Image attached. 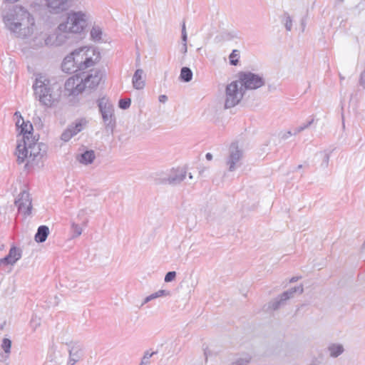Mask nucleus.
Returning <instances> with one entry per match:
<instances>
[{"mask_svg":"<svg viewBox=\"0 0 365 365\" xmlns=\"http://www.w3.org/2000/svg\"><path fill=\"white\" fill-rule=\"evenodd\" d=\"M79 71L90 68L99 58V53L93 47L84 46L76 49L72 53Z\"/></svg>","mask_w":365,"mask_h":365,"instance_id":"423d86ee","label":"nucleus"},{"mask_svg":"<svg viewBox=\"0 0 365 365\" xmlns=\"http://www.w3.org/2000/svg\"><path fill=\"white\" fill-rule=\"evenodd\" d=\"M68 346L69 357L67 365H74L82 357V346L78 342H71L68 344Z\"/></svg>","mask_w":365,"mask_h":365,"instance_id":"f3484780","label":"nucleus"},{"mask_svg":"<svg viewBox=\"0 0 365 365\" xmlns=\"http://www.w3.org/2000/svg\"><path fill=\"white\" fill-rule=\"evenodd\" d=\"M7 264H10V260L8 259L7 256H6L4 258L0 259V268L3 265H7Z\"/></svg>","mask_w":365,"mask_h":365,"instance_id":"a18cd8bd","label":"nucleus"},{"mask_svg":"<svg viewBox=\"0 0 365 365\" xmlns=\"http://www.w3.org/2000/svg\"><path fill=\"white\" fill-rule=\"evenodd\" d=\"M205 359H207V353L206 351H205Z\"/></svg>","mask_w":365,"mask_h":365,"instance_id":"5fc2aeb1","label":"nucleus"},{"mask_svg":"<svg viewBox=\"0 0 365 365\" xmlns=\"http://www.w3.org/2000/svg\"><path fill=\"white\" fill-rule=\"evenodd\" d=\"M205 158L207 160H211L212 159V155L210 153H207L205 155Z\"/></svg>","mask_w":365,"mask_h":365,"instance_id":"09e8293b","label":"nucleus"},{"mask_svg":"<svg viewBox=\"0 0 365 365\" xmlns=\"http://www.w3.org/2000/svg\"><path fill=\"white\" fill-rule=\"evenodd\" d=\"M48 234V227L46 225H41L37 230V232L35 235V240L37 242H43L46 241Z\"/></svg>","mask_w":365,"mask_h":365,"instance_id":"393cba45","label":"nucleus"},{"mask_svg":"<svg viewBox=\"0 0 365 365\" xmlns=\"http://www.w3.org/2000/svg\"><path fill=\"white\" fill-rule=\"evenodd\" d=\"M204 170H201L199 171L200 174H201Z\"/></svg>","mask_w":365,"mask_h":365,"instance_id":"052dcab7","label":"nucleus"},{"mask_svg":"<svg viewBox=\"0 0 365 365\" xmlns=\"http://www.w3.org/2000/svg\"><path fill=\"white\" fill-rule=\"evenodd\" d=\"M71 230L73 232L72 238L79 237L83 232L82 227L74 222H71Z\"/></svg>","mask_w":365,"mask_h":365,"instance_id":"473e14b6","label":"nucleus"},{"mask_svg":"<svg viewBox=\"0 0 365 365\" xmlns=\"http://www.w3.org/2000/svg\"><path fill=\"white\" fill-rule=\"evenodd\" d=\"M168 101V97L165 95H160L159 96V101L160 103H165Z\"/></svg>","mask_w":365,"mask_h":365,"instance_id":"de8ad7c7","label":"nucleus"},{"mask_svg":"<svg viewBox=\"0 0 365 365\" xmlns=\"http://www.w3.org/2000/svg\"><path fill=\"white\" fill-rule=\"evenodd\" d=\"M14 116L16 117V125L18 128V130H19V129L21 128V126H22V125H24L26 122H24L21 113L19 112H16L14 113Z\"/></svg>","mask_w":365,"mask_h":365,"instance_id":"58836bf2","label":"nucleus"},{"mask_svg":"<svg viewBox=\"0 0 365 365\" xmlns=\"http://www.w3.org/2000/svg\"><path fill=\"white\" fill-rule=\"evenodd\" d=\"M33 89L35 98L41 106L51 108L58 103V95L55 93L53 85L46 75L43 73L36 75Z\"/></svg>","mask_w":365,"mask_h":365,"instance_id":"f257e3e1","label":"nucleus"},{"mask_svg":"<svg viewBox=\"0 0 365 365\" xmlns=\"http://www.w3.org/2000/svg\"><path fill=\"white\" fill-rule=\"evenodd\" d=\"M244 93V88L241 86L238 80L228 84L225 91V108H230L237 105L242 99Z\"/></svg>","mask_w":365,"mask_h":365,"instance_id":"6e6552de","label":"nucleus"},{"mask_svg":"<svg viewBox=\"0 0 365 365\" xmlns=\"http://www.w3.org/2000/svg\"><path fill=\"white\" fill-rule=\"evenodd\" d=\"M96 158L93 150H86L78 157V161L84 165H88L93 163Z\"/></svg>","mask_w":365,"mask_h":365,"instance_id":"b1692460","label":"nucleus"},{"mask_svg":"<svg viewBox=\"0 0 365 365\" xmlns=\"http://www.w3.org/2000/svg\"><path fill=\"white\" fill-rule=\"evenodd\" d=\"M38 325H39V323H37V324H36V327H34V329H36V327H38Z\"/></svg>","mask_w":365,"mask_h":365,"instance_id":"bf43d9fd","label":"nucleus"},{"mask_svg":"<svg viewBox=\"0 0 365 365\" xmlns=\"http://www.w3.org/2000/svg\"><path fill=\"white\" fill-rule=\"evenodd\" d=\"M339 78H340V82L341 83L342 81L344 80V77L343 76H341V73H339Z\"/></svg>","mask_w":365,"mask_h":365,"instance_id":"603ef678","label":"nucleus"},{"mask_svg":"<svg viewBox=\"0 0 365 365\" xmlns=\"http://www.w3.org/2000/svg\"><path fill=\"white\" fill-rule=\"evenodd\" d=\"M71 0H45L46 6L50 12L60 14L66 11Z\"/></svg>","mask_w":365,"mask_h":365,"instance_id":"a211bd4d","label":"nucleus"},{"mask_svg":"<svg viewBox=\"0 0 365 365\" xmlns=\"http://www.w3.org/2000/svg\"><path fill=\"white\" fill-rule=\"evenodd\" d=\"M7 264H10V260L8 259L7 256H6L4 258L0 259V268L3 265H7Z\"/></svg>","mask_w":365,"mask_h":365,"instance_id":"c03bdc74","label":"nucleus"},{"mask_svg":"<svg viewBox=\"0 0 365 365\" xmlns=\"http://www.w3.org/2000/svg\"><path fill=\"white\" fill-rule=\"evenodd\" d=\"M187 31H186L185 24L184 23L182 26V43L184 44V46H185V44H187Z\"/></svg>","mask_w":365,"mask_h":365,"instance_id":"79ce46f5","label":"nucleus"},{"mask_svg":"<svg viewBox=\"0 0 365 365\" xmlns=\"http://www.w3.org/2000/svg\"><path fill=\"white\" fill-rule=\"evenodd\" d=\"M238 81L240 83L241 86L245 90H255L265 83L264 78L252 72H241L239 73Z\"/></svg>","mask_w":365,"mask_h":365,"instance_id":"9b49d317","label":"nucleus"},{"mask_svg":"<svg viewBox=\"0 0 365 365\" xmlns=\"http://www.w3.org/2000/svg\"><path fill=\"white\" fill-rule=\"evenodd\" d=\"M175 277H176V272H174V271L168 272L165 274L164 280H165V282H172L173 280L175 279Z\"/></svg>","mask_w":365,"mask_h":365,"instance_id":"a19ab883","label":"nucleus"},{"mask_svg":"<svg viewBox=\"0 0 365 365\" xmlns=\"http://www.w3.org/2000/svg\"><path fill=\"white\" fill-rule=\"evenodd\" d=\"M83 79L85 88H94L98 86L101 81L103 74L100 70H92L89 73H81Z\"/></svg>","mask_w":365,"mask_h":365,"instance_id":"dca6fc26","label":"nucleus"},{"mask_svg":"<svg viewBox=\"0 0 365 365\" xmlns=\"http://www.w3.org/2000/svg\"><path fill=\"white\" fill-rule=\"evenodd\" d=\"M98 106L106 127L112 128L114 124L113 105L106 98H101L98 101Z\"/></svg>","mask_w":365,"mask_h":365,"instance_id":"f8f14e48","label":"nucleus"},{"mask_svg":"<svg viewBox=\"0 0 365 365\" xmlns=\"http://www.w3.org/2000/svg\"><path fill=\"white\" fill-rule=\"evenodd\" d=\"M46 152V145L38 143L34 138L19 142L16 145L15 154L19 163H23L27 160L28 164L37 163Z\"/></svg>","mask_w":365,"mask_h":365,"instance_id":"f03ea898","label":"nucleus"},{"mask_svg":"<svg viewBox=\"0 0 365 365\" xmlns=\"http://www.w3.org/2000/svg\"><path fill=\"white\" fill-rule=\"evenodd\" d=\"M298 279H299V277H293L290 279V282H297Z\"/></svg>","mask_w":365,"mask_h":365,"instance_id":"3c124183","label":"nucleus"},{"mask_svg":"<svg viewBox=\"0 0 365 365\" xmlns=\"http://www.w3.org/2000/svg\"><path fill=\"white\" fill-rule=\"evenodd\" d=\"M91 38L95 42H100L102 40L103 29L98 25H93L91 32Z\"/></svg>","mask_w":365,"mask_h":365,"instance_id":"cd10ccee","label":"nucleus"},{"mask_svg":"<svg viewBox=\"0 0 365 365\" xmlns=\"http://www.w3.org/2000/svg\"><path fill=\"white\" fill-rule=\"evenodd\" d=\"M284 20L286 29L290 31L292 29V20L288 13L284 14Z\"/></svg>","mask_w":365,"mask_h":365,"instance_id":"4c0bfd02","label":"nucleus"},{"mask_svg":"<svg viewBox=\"0 0 365 365\" xmlns=\"http://www.w3.org/2000/svg\"><path fill=\"white\" fill-rule=\"evenodd\" d=\"M244 157L243 150L240 148L238 143L233 142L228 149V154L225 160V164L230 172L235 171L241 166Z\"/></svg>","mask_w":365,"mask_h":365,"instance_id":"9d476101","label":"nucleus"},{"mask_svg":"<svg viewBox=\"0 0 365 365\" xmlns=\"http://www.w3.org/2000/svg\"><path fill=\"white\" fill-rule=\"evenodd\" d=\"M30 14V12L23 6H15L4 15L3 21L7 29H16L18 22L26 19Z\"/></svg>","mask_w":365,"mask_h":365,"instance_id":"1a4fd4ad","label":"nucleus"},{"mask_svg":"<svg viewBox=\"0 0 365 365\" xmlns=\"http://www.w3.org/2000/svg\"><path fill=\"white\" fill-rule=\"evenodd\" d=\"M76 135L75 131L68 125V127L61 134V140L68 142L73 136Z\"/></svg>","mask_w":365,"mask_h":365,"instance_id":"2f4dec72","label":"nucleus"},{"mask_svg":"<svg viewBox=\"0 0 365 365\" xmlns=\"http://www.w3.org/2000/svg\"><path fill=\"white\" fill-rule=\"evenodd\" d=\"M251 356L247 354H245L233 361L232 365H247L249 364Z\"/></svg>","mask_w":365,"mask_h":365,"instance_id":"7c9ffc66","label":"nucleus"},{"mask_svg":"<svg viewBox=\"0 0 365 365\" xmlns=\"http://www.w3.org/2000/svg\"><path fill=\"white\" fill-rule=\"evenodd\" d=\"M302 168V165H299L298 166V168Z\"/></svg>","mask_w":365,"mask_h":365,"instance_id":"680f3d73","label":"nucleus"},{"mask_svg":"<svg viewBox=\"0 0 365 365\" xmlns=\"http://www.w3.org/2000/svg\"><path fill=\"white\" fill-rule=\"evenodd\" d=\"M84 211L83 210H81L78 214V217H80L83 214Z\"/></svg>","mask_w":365,"mask_h":365,"instance_id":"864d4df0","label":"nucleus"},{"mask_svg":"<svg viewBox=\"0 0 365 365\" xmlns=\"http://www.w3.org/2000/svg\"><path fill=\"white\" fill-rule=\"evenodd\" d=\"M327 351L331 357L336 358L344 351V348L341 344L333 343L329 345Z\"/></svg>","mask_w":365,"mask_h":365,"instance_id":"4be33fe9","label":"nucleus"},{"mask_svg":"<svg viewBox=\"0 0 365 365\" xmlns=\"http://www.w3.org/2000/svg\"><path fill=\"white\" fill-rule=\"evenodd\" d=\"M88 123V121L86 118H80L71 124L70 127L75 131V134L77 135L86 127Z\"/></svg>","mask_w":365,"mask_h":365,"instance_id":"bb28decb","label":"nucleus"},{"mask_svg":"<svg viewBox=\"0 0 365 365\" xmlns=\"http://www.w3.org/2000/svg\"><path fill=\"white\" fill-rule=\"evenodd\" d=\"M182 51L183 53H186L187 51V44L182 46Z\"/></svg>","mask_w":365,"mask_h":365,"instance_id":"8fccbe9b","label":"nucleus"},{"mask_svg":"<svg viewBox=\"0 0 365 365\" xmlns=\"http://www.w3.org/2000/svg\"><path fill=\"white\" fill-rule=\"evenodd\" d=\"M32 131H33V125L29 122H26L22 126H21V128L19 129V136H21V139H18L17 143L19 142H25L26 140H29L31 139L34 138L32 135Z\"/></svg>","mask_w":365,"mask_h":365,"instance_id":"6ab92c4d","label":"nucleus"},{"mask_svg":"<svg viewBox=\"0 0 365 365\" xmlns=\"http://www.w3.org/2000/svg\"><path fill=\"white\" fill-rule=\"evenodd\" d=\"M292 135H294V134L292 131H287V132L284 133L283 134H282L281 138L283 140H286L288 138H289L290 136H292Z\"/></svg>","mask_w":365,"mask_h":365,"instance_id":"49530a36","label":"nucleus"},{"mask_svg":"<svg viewBox=\"0 0 365 365\" xmlns=\"http://www.w3.org/2000/svg\"><path fill=\"white\" fill-rule=\"evenodd\" d=\"M192 178H193V177H192V174H191V173H189V178H190V179H192Z\"/></svg>","mask_w":365,"mask_h":365,"instance_id":"6e6d98bb","label":"nucleus"},{"mask_svg":"<svg viewBox=\"0 0 365 365\" xmlns=\"http://www.w3.org/2000/svg\"><path fill=\"white\" fill-rule=\"evenodd\" d=\"M9 31L19 38L24 41L26 46L33 48V40L38 36L41 31L38 30L36 26L34 16L30 14L26 19L21 22H18L16 29H9Z\"/></svg>","mask_w":365,"mask_h":365,"instance_id":"20e7f679","label":"nucleus"},{"mask_svg":"<svg viewBox=\"0 0 365 365\" xmlns=\"http://www.w3.org/2000/svg\"><path fill=\"white\" fill-rule=\"evenodd\" d=\"M170 291H168V290H165V289H160L157 292H155V293H153L151 294H150L149 296L146 297L141 306L144 305L145 304L153 300V299H155L158 297H168V296H170Z\"/></svg>","mask_w":365,"mask_h":365,"instance_id":"a878e982","label":"nucleus"},{"mask_svg":"<svg viewBox=\"0 0 365 365\" xmlns=\"http://www.w3.org/2000/svg\"><path fill=\"white\" fill-rule=\"evenodd\" d=\"M131 101L129 98L120 99L119 101V107L122 109H127L130 106Z\"/></svg>","mask_w":365,"mask_h":365,"instance_id":"ea45409f","label":"nucleus"},{"mask_svg":"<svg viewBox=\"0 0 365 365\" xmlns=\"http://www.w3.org/2000/svg\"><path fill=\"white\" fill-rule=\"evenodd\" d=\"M15 205L17 206L19 212L24 215H29L32 208L29 193L26 190L22 191L15 200Z\"/></svg>","mask_w":365,"mask_h":365,"instance_id":"2eb2a0df","label":"nucleus"},{"mask_svg":"<svg viewBox=\"0 0 365 365\" xmlns=\"http://www.w3.org/2000/svg\"><path fill=\"white\" fill-rule=\"evenodd\" d=\"M38 325H39V323H37V324H36V327H34V329H36V327H38Z\"/></svg>","mask_w":365,"mask_h":365,"instance_id":"13d9d810","label":"nucleus"},{"mask_svg":"<svg viewBox=\"0 0 365 365\" xmlns=\"http://www.w3.org/2000/svg\"><path fill=\"white\" fill-rule=\"evenodd\" d=\"M133 86L135 89L140 90L145 87V77H144V71L143 69H137L134 73L132 79Z\"/></svg>","mask_w":365,"mask_h":365,"instance_id":"412c9836","label":"nucleus"},{"mask_svg":"<svg viewBox=\"0 0 365 365\" xmlns=\"http://www.w3.org/2000/svg\"><path fill=\"white\" fill-rule=\"evenodd\" d=\"M314 122V119L312 118L310 120H309L307 123H303L301 125L295 128L294 129V132H293V134L294 135H297L299 133H301L302 131H303L304 130H305L306 128H307L308 127H309Z\"/></svg>","mask_w":365,"mask_h":365,"instance_id":"f704fd0d","label":"nucleus"},{"mask_svg":"<svg viewBox=\"0 0 365 365\" xmlns=\"http://www.w3.org/2000/svg\"><path fill=\"white\" fill-rule=\"evenodd\" d=\"M68 31H59L58 27L52 34H44L41 31L35 40H33V48L38 49L44 46H61L68 38Z\"/></svg>","mask_w":365,"mask_h":365,"instance_id":"39448f33","label":"nucleus"},{"mask_svg":"<svg viewBox=\"0 0 365 365\" xmlns=\"http://www.w3.org/2000/svg\"><path fill=\"white\" fill-rule=\"evenodd\" d=\"M38 325H39V323H37V324H36V327H34V329H36V327H38Z\"/></svg>","mask_w":365,"mask_h":365,"instance_id":"4d7b16f0","label":"nucleus"},{"mask_svg":"<svg viewBox=\"0 0 365 365\" xmlns=\"http://www.w3.org/2000/svg\"><path fill=\"white\" fill-rule=\"evenodd\" d=\"M62 70L66 73H73L78 69L77 63H76L75 58L72 53L68 55L62 63Z\"/></svg>","mask_w":365,"mask_h":365,"instance_id":"aec40b11","label":"nucleus"},{"mask_svg":"<svg viewBox=\"0 0 365 365\" xmlns=\"http://www.w3.org/2000/svg\"><path fill=\"white\" fill-rule=\"evenodd\" d=\"M180 79L184 82H190L192 78V72L188 67H183L180 71Z\"/></svg>","mask_w":365,"mask_h":365,"instance_id":"c756f323","label":"nucleus"},{"mask_svg":"<svg viewBox=\"0 0 365 365\" xmlns=\"http://www.w3.org/2000/svg\"><path fill=\"white\" fill-rule=\"evenodd\" d=\"M1 347L4 351V354H0L1 361H5L9 359L11 353V341L8 338H4L1 341Z\"/></svg>","mask_w":365,"mask_h":365,"instance_id":"5701e85b","label":"nucleus"},{"mask_svg":"<svg viewBox=\"0 0 365 365\" xmlns=\"http://www.w3.org/2000/svg\"><path fill=\"white\" fill-rule=\"evenodd\" d=\"M360 85L365 88V69L361 73L360 79H359Z\"/></svg>","mask_w":365,"mask_h":365,"instance_id":"37998d69","label":"nucleus"},{"mask_svg":"<svg viewBox=\"0 0 365 365\" xmlns=\"http://www.w3.org/2000/svg\"><path fill=\"white\" fill-rule=\"evenodd\" d=\"M229 58L231 65H237L240 58V51L238 50H233L230 53Z\"/></svg>","mask_w":365,"mask_h":365,"instance_id":"72a5a7b5","label":"nucleus"},{"mask_svg":"<svg viewBox=\"0 0 365 365\" xmlns=\"http://www.w3.org/2000/svg\"><path fill=\"white\" fill-rule=\"evenodd\" d=\"M91 14L86 11H71L67 14L66 20L58 25L59 31L71 34H81L91 21Z\"/></svg>","mask_w":365,"mask_h":365,"instance_id":"7ed1b4c3","label":"nucleus"},{"mask_svg":"<svg viewBox=\"0 0 365 365\" xmlns=\"http://www.w3.org/2000/svg\"><path fill=\"white\" fill-rule=\"evenodd\" d=\"M304 291L302 285L291 288L284 292L279 297L270 302L268 304V309L276 310L284 304L285 302L294 297L296 293L302 294Z\"/></svg>","mask_w":365,"mask_h":365,"instance_id":"ddd939ff","label":"nucleus"},{"mask_svg":"<svg viewBox=\"0 0 365 365\" xmlns=\"http://www.w3.org/2000/svg\"><path fill=\"white\" fill-rule=\"evenodd\" d=\"M65 90L69 95L78 96L85 90L81 74L70 77L65 83Z\"/></svg>","mask_w":365,"mask_h":365,"instance_id":"4468645a","label":"nucleus"},{"mask_svg":"<svg viewBox=\"0 0 365 365\" xmlns=\"http://www.w3.org/2000/svg\"><path fill=\"white\" fill-rule=\"evenodd\" d=\"M320 155L322 158V161L321 166L326 168L329 165V158H330V153L328 151H324L320 153Z\"/></svg>","mask_w":365,"mask_h":365,"instance_id":"c9c22d12","label":"nucleus"},{"mask_svg":"<svg viewBox=\"0 0 365 365\" xmlns=\"http://www.w3.org/2000/svg\"><path fill=\"white\" fill-rule=\"evenodd\" d=\"M6 256L10 260V264L12 265L21 258V253L16 247H12Z\"/></svg>","mask_w":365,"mask_h":365,"instance_id":"c85d7f7f","label":"nucleus"},{"mask_svg":"<svg viewBox=\"0 0 365 365\" xmlns=\"http://www.w3.org/2000/svg\"><path fill=\"white\" fill-rule=\"evenodd\" d=\"M155 354L156 352L155 351H153L151 353L149 352L148 351H145L140 365H150V359Z\"/></svg>","mask_w":365,"mask_h":365,"instance_id":"e433bc0d","label":"nucleus"},{"mask_svg":"<svg viewBox=\"0 0 365 365\" xmlns=\"http://www.w3.org/2000/svg\"><path fill=\"white\" fill-rule=\"evenodd\" d=\"M187 175V171L184 168H173L166 171L157 173L155 182L159 185H177L181 183Z\"/></svg>","mask_w":365,"mask_h":365,"instance_id":"0eeeda50","label":"nucleus"}]
</instances>
